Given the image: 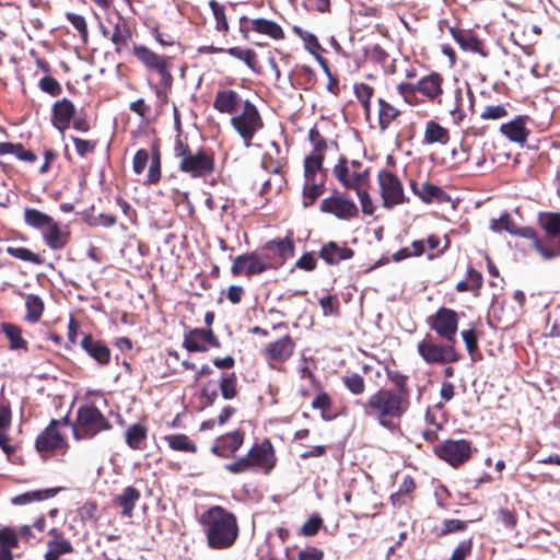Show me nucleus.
I'll use <instances>...</instances> for the list:
<instances>
[{"label":"nucleus","mask_w":560,"mask_h":560,"mask_svg":"<svg viewBox=\"0 0 560 560\" xmlns=\"http://www.w3.org/2000/svg\"><path fill=\"white\" fill-rule=\"evenodd\" d=\"M319 209L324 213L332 214L345 221L359 217V208L355 202L336 189L331 196L322 200Z\"/></svg>","instance_id":"9d476101"},{"label":"nucleus","mask_w":560,"mask_h":560,"mask_svg":"<svg viewBox=\"0 0 560 560\" xmlns=\"http://www.w3.org/2000/svg\"><path fill=\"white\" fill-rule=\"evenodd\" d=\"M62 487L56 488H47V489H38L33 491H27L15 495L11 499L12 504L14 505H26L33 502H39L47 499H51L56 497L60 491H62Z\"/></svg>","instance_id":"c85d7f7f"},{"label":"nucleus","mask_w":560,"mask_h":560,"mask_svg":"<svg viewBox=\"0 0 560 560\" xmlns=\"http://www.w3.org/2000/svg\"><path fill=\"white\" fill-rule=\"evenodd\" d=\"M61 422L52 419L47 428L36 438L35 446L38 452H52L63 447L65 438L58 431Z\"/></svg>","instance_id":"dca6fc26"},{"label":"nucleus","mask_w":560,"mask_h":560,"mask_svg":"<svg viewBox=\"0 0 560 560\" xmlns=\"http://www.w3.org/2000/svg\"><path fill=\"white\" fill-rule=\"evenodd\" d=\"M266 248L278 254L283 260L294 255V244L289 236L283 240H272L267 242Z\"/></svg>","instance_id":"a18cd8bd"},{"label":"nucleus","mask_w":560,"mask_h":560,"mask_svg":"<svg viewBox=\"0 0 560 560\" xmlns=\"http://www.w3.org/2000/svg\"><path fill=\"white\" fill-rule=\"evenodd\" d=\"M528 116L520 115L506 124H502L500 131L510 141L524 145L530 131L526 128Z\"/></svg>","instance_id":"aec40b11"},{"label":"nucleus","mask_w":560,"mask_h":560,"mask_svg":"<svg viewBox=\"0 0 560 560\" xmlns=\"http://www.w3.org/2000/svg\"><path fill=\"white\" fill-rule=\"evenodd\" d=\"M271 268V264L257 253H247L234 258L231 272L234 277L260 275Z\"/></svg>","instance_id":"ddd939ff"},{"label":"nucleus","mask_w":560,"mask_h":560,"mask_svg":"<svg viewBox=\"0 0 560 560\" xmlns=\"http://www.w3.org/2000/svg\"><path fill=\"white\" fill-rule=\"evenodd\" d=\"M450 140L448 130L441 126L439 122L434 120H429L425 124L423 143L425 144H434L441 143L446 144Z\"/></svg>","instance_id":"473e14b6"},{"label":"nucleus","mask_w":560,"mask_h":560,"mask_svg":"<svg viewBox=\"0 0 560 560\" xmlns=\"http://www.w3.org/2000/svg\"><path fill=\"white\" fill-rule=\"evenodd\" d=\"M253 30L259 34L268 35L273 39H281L284 37L282 27L270 20L259 18L249 20L246 16L240 19V31L245 39H248V33Z\"/></svg>","instance_id":"2eb2a0df"},{"label":"nucleus","mask_w":560,"mask_h":560,"mask_svg":"<svg viewBox=\"0 0 560 560\" xmlns=\"http://www.w3.org/2000/svg\"><path fill=\"white\" fill-rule=\"evenodd\" d=\"M231 125L244 140L246 148L252 147L255 135L264 128V121L257 107L248 100L243 102L242 113L231 118Z\"/></svg>","instance_id":"423d86ee"},{"label":"nucleus","mask_w":560,"mask_h":560,"mask_svg":"<svg viewBox=\"0 0 560 560\" xmlns=\"http://www.w3.org/2000/svg\"><path fill=\"white\" fill-rule=\"evenodd\" d=\"M490 229L494 232L505 231L511 235L520 236L523 238L534 236L533 228L517 226L508 212H503L499 220H491Z\"/></svg>","instance_id":"5701e85b"},{"label":"nucleus","mask_w":560,"mask_h":560,"mask_svg":"<svg viewBox=\"0 0 560 560\" xmlns=\"http://www.w3.org/2000/svg\"><path fill=\"white\" fill-rule=\"evenodd\" d=\"M294 348L295 343L293 339L287 335L268 343L265 348V355L269 360L284 362L293 354Z\"/></svg>","instance_id":"412c9836"},{"label":"nucleus","mask_w":560,"mask_h":560,"mask_svg":"<svg viewBox=\"0 0 560 560\" xmlns=\"http://www.w3.org/2000/svg\"><path fill=\"white\" fill-rule=\"evenodd\" d=\"M38 86L43 92L51 96H58L62 93L60 83L50 75L43 77L38 82Z\"/></svg>","instance_id":"864d4df0"},{"label":"nucleus","mask_w":560,"mask_h":560,"mask_svg":"<svg viewBox=\"0 0 560 560\" xmlns=\"http://www.w3.org/2000/svg\"><path fill=\"white\" fill-rule=\"evenodd\" d=\"M294 31L303 39L305 47L310 52L316 54L317 50L322 49L317 37L313 33H310L307 31H302L299 27H294Z\"/></svg>","instance_id":"052dcab7"},{"label":"nucleus","mask_w":560,"mask_h":560,"mask_svg":"<svg viewBox=\"0 0 560 560\" xmlns=\"http://www.w3.org/2000/svg\"><path fill=\"white\" fill-rule=\"evenodd\" d=\"M81 348L101 365H107L110 361V349L101 340L94 339L91 335H84Z\"/></svg>","instance_id":"4be33fe9"},{"label":"nucleus","mask_w":560,"mask_h":560,"mask_svg":"<svg viewBox=\"0 0 560 560\" xmlns=\"http://www.w3.org/2000/svg\"><path fill=\"white\" fill-rule=\"evenodd\" d=\"M71 140L75 147L77 153L84 158L88 153H92L95 150V142H92L90 140L80 139L78 137H71Z\"/></svg>","instance_id":"338daca9"},{"label":"nucleus","mask_w":560,"mask_h":560,"mask_svg":"<svg viewBox=\"0 0 560 560\" xmlns=\"http://www.w3.org/2000/svg\"><path fill=\"white\" fill-rule=\"evenodd\" d=\"M1 331L5 335L9 340V348L13 351H27V341L22 336V329L20 326L3 322L0 325Z\"/></svg>","instance_id":"7c9ffc66"},{"label":"nucleus","mask_w":560,"mask_h":560,"mask_svg":"<svg viewBox=\"0 0 560 560\" xmlns=\"http://www.w3.org/2000/svg\"><path fill=\"white\" fill-rule=\"evenodd\" d=\"M168 446L174 451L196 453L197 445L186 434H168L164 436Z\"/></svg>","instance_id":"79ce46f5"},{"label":"nucleus","mask_w":560,"mask_h":560,"mask_svg":"<svg viewBox=\"0 0 560 560\" xmlns=\"http://www.w3.org/2000/svg\"><path fill=\"white\" fill-rule=\"evenodd\" d=\"M417 351L428 364H451L460 360V354L455 349L454 342L441 345L435 342L430 335L418 342Z\"/></svg>","instance_id":"0eeeda50"},{"label":"nucleus","mask_w":560,"mask_h":560,"mask_svg":"<svg viewBox=\"0 0 560 560\" xmlns=\"http://www.w3.org/2000/svg\"><path fill=\"white\" fill-rule=\"evenodd\" d=\"M527 240H530L533 242V247L537 250V253L540 254V256L546 259V260H550V259H553L556 258L559 254H560V250L557 252L556 249L553 248H550V247H546L539 240L537 233L534 231V236L533 237H526Z\"/></svg>","instance_id":"6e6d98bb"},{"label":"nucleus","mask_w":560,"mask_h":560,"mask_svg":"<svg viewBox=\"0 0 560 560\" xmlns=\"http://www.w3.org/2000/svg\"><path fill=\"white\" fill-rule=\"evenodd\" d=\"M161 152L158 144H153L151 148V160L149 172L147 174L145 184L147 185H155L161 179Z\"/></svg>","instance_id":"ea45409f"},{"label":"nucleus","mask_w":560,"mask_h":560,"mask_svg":"<svg viewBox=\"0 0 560 560\" xmlns=\"http://www.w3.org/2000/svg\"><path fill=\"white\" fill-rule=\"evenodd\" d=\"M24 221L34 229H43L51 224L54 219L35 208H26L24 210Z\"/></svg>","instance_id":"37998d69"},{"label":"nucleus","mask_w":560,"mask_h":560,"mask_svg":"<svg viewBox=\"0 0 560 560\" xmlns=\"http://www.w3.org/2000/svg\"><path fill=\"white\" fill-rule=\"evenodd\" d=\"M243 103L237 92L233 90L219 91L213 101V107L222 114H233Z\"/></svg>","instance_id":"cd10ccee"},{"label":"nucleus","mask_w":560,"mask_h":560,"mask_svg":"<svg viewBox=\"0 0 560 560\" xmlns=\"http://www.w3.org/2000/svg\"><path fill=\"white\" fill-rule=\"evenodd\" d=\"M442 82V75L438 72H432L417 82V89L419 93L428 97L430 101H434L443 93Z\"/></svg>","instance_id":"bb28decb"},{"label":"nucleus","mask_w":560,"mask_h":560,"mask_svg":"<svg viewBox=\"0 0 560 560\" xmlns=\"http://www.w3.org/2000/svg\"><path fill=\"white\" fill-rule=\"evenodd\" d=\"M110 428L109 421L96 406L85 404L78 409L73 436L75 440L92 439L101 431L109 430Z\"/></svg>","instance_id":"20e7f679"},{"label":"nucleus","mask_w":560,"mask_h":560,"mask_svg":"<svg viewBox=\"0 0 560 560\" xmlns=\"http://www.w3.org/2000/svg\"><path fill=\"white\" fill-rule=\"evenodd\" d=\"M318 255L326 264L334 266L342 260L351 259L354 252L347 246H340L336 242L330 241L323 245Z\"/></svg>","instance_id":"b1692460"},{"label":"nucleus","mask_w":560,"mask_h":560,"mask_svg":"<svg viewBox=\"0 0 560 560\" xmlns=\"http://www.w3.org/2000/svg\"><path fill=\"white\" fill-rule=\"evenodd\" d=\"M429 327L446 342H455L458 329V314L447 307H440L427 319Z\"/></svg>","instance_id":"6e6552de"},{"label":"nucleus","mask_w":560,"mask_h":560,"mask_svg":"<svg viewBox=\"0 0 560 560\" xmlns=\"http://www.w3.org/2000/svg\"><path fill=\"white\" fill-rule=\"evenodd\" d=\"M323 525V520L319 516H311L302 526L301 534L311 537L318 533Z\"/></svg>","instance_id":"69168bd1"},{"label":"nucleus","mask_w":560,"mask_h":560,"mask_svg":"<svg viewBox=\"0 0 560 560\" xmlns=\"http://www.w3.org/2000/svg\"><path fill=\"white\" fill-rule=\"evenodd\" d=\"M325 191V180L305 179L303 187V205L305 208L312 206Z\"/></svg>","instance_id":"4c0bfd02"},{"label":"nucleus","mask_w":560,"mask_h":560,"mask_svg":"<svg viewBox=\"0 0 560 560\" xmlns=\"http://www.w3.org/2000/svg\"><path fill=\"white\" fill-rule=\"evenodd\" d=\"M230 56L240 59L245 62V65L252 69L253 71H257L256 69V59L257 55L253 49H243L241 47H231L225 50Z\"/></svg>","instance_id":"09e8293b"},{"label":"nucleus","mask_w":560,"mask_h":560,"mask_svg":"<svg viewBox=\"0 0 560 560\" xmlns=\"http://www.w3.org/2000/svg\"><path fill=\"white\" fill-rule=\"evenodd\" d=\"M505 116H508V110L504 105L486 106L483 112L480 114V118L483 120H495Z\"/></svg>","instance_id":"bf43d9fd"},{"label":"nucleus","mask_w":560,"mask_h":560,"mask_svg":"<svg viewBox=\"0 0 560 560\" xmlns=\"http://www.w3.org/2000/svg\"><path fill=\"white\" fill-rule=\"evenodd\" d=\"M246 457L250 459L252 466L256 464L270 467L273 465L272 446L270 443L253 446Z\"/></svg>","instance_id":"2f4dec72"},{"label":"nucleus","mask_w":560,"mask_h":560,"mask_svg":"<svg viewBox=\"0 0 560 560\" xmlns=\"http://www.w3.org/2000/svg\"><path fill=\"white\" fill-rule=\"evenodd\" d=\"M147 438V429L140 423H133L125 433L127 445L132 450H141Z\"/></svg>","instance_id":"a19ab883"},{"label":"nucleus","mask_w":560,"mask_h":560,"mask_svg":"<svg viewBox=\"0 0 560 560\" xmlns=\"http://www.w3.org/2000/svg\"><path fill=\"white\" fill-rule=\"evenodd\" d=\"M73 552V546L68 539L48 540L47 551L44 556L45 560H60L61 556Z\"/></svg>","instance_id":"58836bf2"},{"label":"nucleus","mask_w":560,"mask_h":560,"mask_svg":"<svg viewBox=\"0 0 560 560\" xmlns=\"http://www.w3.org/2000/svg\"><path fill=\"white\" fill-rule=\"evenodd\" d=\"M467 528V524L460 520H445L442 523L440 532L441 536H446L452 533L463 532Z\"/></svg>","instance_id":"0e129e2a"},{"label":"nucleus","mask_w":560,"mask_h":560,"mask_svg":"<svg viewBox=\"0 0 560 560\" xmlns=\"http://www.w3.org/2000/svg\"><path fill=\"white\" fill-rule=\"evenodd\" d=\"M140 498V491L132 486H128L122 489L120 494L114 498L113 502L116 506L121 509L120 515L122 517H131L133 515V509Z\"/></svg>","instance_id":"393cba45"},{"label":"nucleus","mask_w":560,"mask_h":560,"mask_svg":"<svg viewBox=\"0 0 560 560\" xmlns=\"http://www.w3.org/2000/svg\"><path fill=\"white\" fill-rule=\"evenodd\" d=\"M219 388L224 399L231 400L237 396V376L234 372L223 373L219 381Z\"/></svg>","instance_id":"c03bdc74"},{"label":"nucleus","mask_w":560,"mask_h":560,"mask_svg":"<svg viewBox=\"0 0 560 560\" xmlns=\"http://www.w3.org/2000/svg\"><path fill=\"white\" fill-rule=\"evenodd\" d=\"M44 241L50 249H62L69 241V233L61 230L59 224L52 221L44 233Z\"/></svg>","instance_id":"c756f323"},{"label":"nucleus","mask_w":560,"mask_h":560,"mask_svg":"<svg viewBox=\"0 0 560 560\" xmlns=\"http://www.w3.org/2000/svg\"><path fill=\"white\" fill-rule=\"evenodd\" d=\"M308 140L311 141L314 148V154H323V152L327 148V143L325 138L320 135L319 130L316 127L310 129Z\"/></svg>","instance_id":"680f3d73"},{"label":"nucleus","mask_w":560,"mask_h":560,"mask_svg":"<svg viewBox=\"0 0 560 560\" xmlns=\"http://www.w3.org/2000/svg\"><path fill=\"white\" fill-rule=\"evenodd\" d=\"M434 453L453 467L467 462L471 455V443L467 440H446L434 446Z\"/></svg>","instance_id":"1a4fd4ad"},{"label":"nucleus","mask_w":560,"mask_h":560,"mask_svg":"<svg viewBox=\"0 0 560 560\" xmlns=\"http://www.w3.org/2000/svg\"><path fill=\"white\" fill-rule=\"evenodd\" d=\"M178 170L189 174L191 178L205 177L214 171L213 156L203 149H199L196 153H190L179 161Z\"/></svg>","instance_id":"f8f14e48"},{"label":"nucleus","mask_w":560,"mask_h":560,"mask_svg":"<svg viewBox=\"0 0 560 560\" xmlns=\"http://www.w3.org/2000/svg\"><path fill=\"white\" fill-rule=\"evenodd\" d=\"M25 307L26 314L24 319L28 323H37L44 312V302L36 294H26L25 295Z\"/></svg>","instance_id":"e433bc0d"},{"label":"nucleus","mask_w":560,"mask_h":560,"mask_svg":"<svg viewBox=\"0 0 560 560\" xmlns=\"http://www.w3.org/2000/svg\"><path fill=\"white\" fill-rule=\"evenodd\" d=\"M332 174L346 189L355 190L357 196L360 200L362 212L368 215L374 213V205L370 194L362 187L368 185L370 180V168H364L362 172H354L351 176L349 175L348 159L345 155H340L338 162L332 168Z\"/></svg>","instance_id":"7ed1b4c3"},{"label":"nucleus","mask_w":560,"mask_h":560,"mask_svg":"<svg viewBox=\"0 0 560 560\" xmlns=\"http://www.w3.org/2000/svg\"><path fill=\"white\" fill-rule=\"evenodd\" d=\"M75 114L73 103L68 98L57 101L51 108V124L61 133L69 128Z\"/></svg>","instance_id":"6ab92c4d"},{"label":"nucleus","mask_w":560,"mask_h":560,"mask_svg":"<svg viewBox=\"0 0 560 560\" xmlns=\"http://www.w3.org/2000/svg\"><path fill=\"white\" fill-rule=\"evenodd\" d=\"M66 16L67 20L72 24V26L79 32L83 42L86 43L89 32L85 18L83 15L75 14L72 12H68Z\"/></svg>","instance_id":"5fc2aeb1"},{"label":"nucleus","mask_w":560,"mask_h":560,"mask_svg":"<svg viewBox=\"0 0 560 560\" xmlns=\"http://www.w3.org/2000/svg\"><path fill=\"white\" fill-rule=\"evenodd\" d=\"M387 378L396 386V389H394L396 393L400 394L401 396L406 397L407 400H409V387L407 385L408 376L400 373L397 370H392L389 368L385 369Z\"/></svg>","instance_id":"de8ad7c7"},{"label":"nucleus","mask_w":560,"mask_h":560,"mask_svg":"<svg viewBox=\"0 0 560 560\" xmlns=\"http://www.w3.org/2000/svg\"><path fill=\"white\" fill-rule=\"evenodd\" d=\"M342 381L347 389L353 395H361L365 390L364 378L358 373L346 375Z\"/></svg>","instance_id":"8fccbe9b"},{"label":"nucleus","mask_w":560,"mask_h":560,"mask_svg":"<svg viewBox=\"0 0 560 560\" xmlns=\"http://www.w3.org/2000/svg\"><path fill=\"white\" fill-rule=\"evenodd\" d=\"M453 39L465 51L478 52L482 56L486 54L482 50V42L475 36L470 31L460 30L456 27L450 28Z\"/></svg>","instance_id":"a878e982"},{"label":"nucleus","mask_w":560,"mask_h":560,"mask_svg":"<svg viewBox=\"0 0 560 560\" xmlns=\"http://www.w3.org/2000/svg\"><path fill=\"white\" fill-rule=\"evenodd\" d=\"M133 56L150 71H155L160 75V85L170 89L173 83V75L170 71L173 57L159 55L152 49L141 44H135L132 47Z\"/></svg>","instance_id":"39448f33"},{"label":"nucleus","mask_w":560,"mask_h":560,"mask_svg":"<svg viewBox=\"0 0 560 560\" xmlns=\"http://www.w3.org/2000/svg\"><path fill=\"white\" fill-rule=\"evenodd\" d=\"M5 252L16 258V259H20V260H23V261H30V262H33V264H40V258L38 257V255H36L35 253L31 252L28 248L26 247H13V246H9L7 247Z\"/></svg>","instance_id":"3c124183"},{"label":"nucleus","mask_w":560,"mask_h":560,"mask_svg":"<svg viewBox=\"0 0 560 560\" xmlns=\"http://www.w3.org/2000/svg\"><path fill=\"white\" fill-rule=\"evenodd\" d=\"M19 546V535L11 527L0 528V557L13 556L12 550Z\"/></svg>","instance_id":"f704fd0d"},{"label":"nucleus","mask_w":560,"mask_h":560,"mask_svg":"<svg viewBox=\"0 0 560 560\" xmlns=\"http://www.w3.org/2000/svg\"><path fill=\"white\" fill-rule=\"evenodd\" d=\"M243 441L244 433L241 430H235L219 436L211 447V452L219 457H232L234 453L242 446Z\"/></svg>","instance_id":"a211bd4d"},{"label":"nucleus","mask_w":560,"mask_h":560,"mask_svg":"<svg viewBox=\"0 0 560 560\" xmlns=\"http://www.w3.org/2000/svg\"><path fill=\"white\" fill-rule=\"evenodd\" d=\"M324 154H311L304 159V178L316 179V175L323 172Z\"/></svg>","instance_id":"49530a36"},{"label":"nucleus","mask_w":560,"mask_h":560,"mask_svg":"<svg viewBox=\"0 0 560 560\" xmlns=\"http://www.w3.org/2000/svg\"><path fill=\"white\" fill-rule=\"evenodd\" d=\"M218 388L214 381L210 380L203 384L200 397L205 400V406H212L218 399Z\"/></svg>","instance_id":"4d7b16f0"},{"label":"nucleus","mask_w":560,"mask_h":560,"mask_svg":"<svg viewBox=\"0 0 560 560\" xmlns=\"http://www.w3.org/2000/svg\"><path fill=\"white\" fill-rule=\"evenodd\" d=\"M378 126L381 131H385L389 125L400 115V110L386 102L384 98H378Z\"/></svg>","instance_id":"c9c22d12"},{"label":"nucleus","mask_w":560,"mask_h":560,"mask_svg":"<svg viewBox=\"0 0 560 560\" xmlns=\"http://www.w3.org/2000/svg\"><path fill=\"white\" fill-rule=\"evenodd\" d=\"M462 338L465 342L467 352L470 354L471 359H474V353L478 349V338L475 329H467L462 331Z\"/></svg>","instance_id":"e2e57ef3"},{"label":"nucleus","mask_w":560,"mask_h":560,"mask_svg":"<svg viewBox=\"0 0 560 560\" xmlns=\"http://www.w3.org/2000/svg\"><path fill=\"white\" fill-rule=\"evenodd\" d=\"M151 160V155L149 154L148 150L145 149H139L132 160V170L137 175H140L143 173V171L147 167V164Z\"/></svg>","instance_id":"13d9d810"},{"label":"nucleus","mask_w":560,"mask_h":560,"mask_svg":"<svg viewBox=\"0 0 560 560\" xmlns=\"http://www.w3.org/2000/svg\"><path fill=\"white\" fill-rule=\"evenodd\" d=\"M364 416L375 419L380 425L392 429L393 421L400 419L409 408V400L390 388H381L365 401L357 400Z\"/></svg>","instance_id":"f03ea898"},{"label":"nucleus","mask_w":560,"mask_h":560,"mask_svg":"<svg viewBox=\"0 0 560 560\" xmlns=\"http://www.w3.org/2000/svg\"><path fill=\"white\" fill-rule=\"evenodd\" d=\"M378 183L384 208L392 209L406 201L402 184L394 173L387 170L381 171L378 173Z\"/></svg>","instance_id":"9b49d317"},{"label":"nucleus","mask_w":560,"mask_h":560,"mask_svg":"<svg viewBox=\"0 0 560 560\" xmlns=\"http://www.w3.org/2000/svg\"><path fill=\"white\" fill-rule=\"evenodd\" d=\"M471 539L460 541L453 550V553L448 560H466V557L471 552Z\"/></svg>","instance_id":"774afa93"},{"label":"nucleus","mask_w":560,"mask_h":560,"mask_svg":"<svg viewBox=\"0 0 560 560\" xmlns=\"http://www.w3.org/2000/svg\"><path fill=\"white\" fill-rule=\"evenodd\" d=\"M209 346L220 348L221 343L211 328H194L185 332L183 347L188 352H206Z\"/></svg>","instance_id":"4468645a"},{"label":"nucleus","mask_w":560,"mask_h":560,"mask_svg":"<svg viewBox=\"0 0 560 560\" xmlns=\"http://www.w3.org/2000/svg\"><path fill=\"white\" fill-rule=\"evenodd\" d=\"M211 11L217 22V30L220 32L228 31L229 24L225 16V9L222 4L217 2L215 0H211L209 2Z\"/></svg>","instance_id":"603ef678"},{"label":"nucleus","mask_w":560,"mask_h":560,"mask_svg":"<svg viewBox=\"0 0 560 560\" xmlns=\"http://www.w3.org/2000/svg\"><path fill=\"white\" fill-rule=\"evenodd\" d=\"M119 20H121L119 18ZM131 38V31L124 21H118L114 24V32L110 36L112 43L115 45V51L120 54Z\"/></svg>","instance_id":"72a5a7b5"},{"label":"nucleus","mask_w":560,"mask_h":560,"mask_svg":"<svg viewBox=\"0 0 560 560\" xmlns=\"http://www.w3.org/2000/svg\"><path fill=\"white\" fill-rule=\"evenodd\" d=\"M199 523L211 549H228L238 537L237 518L223 506L214 505L206 510L200 515Z\"/></svg>","instance_id":"f257e3e1"},{"label":"nucleus","mask_w":560,"mask_h":560,"mask_svg":"<svg viewBox=\"0 0 560 560\" xmlns=\"http://www.w3.org/2000/svg\"><path fill=\"white\" fill-rule=\"evenodd\" d=\"M412 192L419 197L424 203H446L451 201V197L441 187L423 182L418 184L415 180L410 182Z\"/></svg>","instance_id":"f3484780"}]
</instances>
